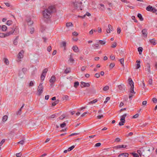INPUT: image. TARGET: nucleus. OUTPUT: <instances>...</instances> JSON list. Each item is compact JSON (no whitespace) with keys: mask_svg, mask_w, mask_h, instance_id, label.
Instances as JSON below:
<instances>
[{"mask_svg":"<svg viewBox=\"0 0 157 157\" xmlns=\"http://www.w3.org/2000/svg\"><path fill=\"white\" fill-rule=\"evenodd\" d=\"M34 28L33 27H31L30 28V33L32 34L34 33Z\"/></svg>","mask_w":157,"mask_h":157,"instance_id":"nucleus-45","label":"nucleus"},{"mask_svg":"<svg viewBox=\"0 0 157 157\" xmlns=\"http://www.w3.org/2000/svg\"><path fill=\"white\" fill-rule=\"evenodd\" d=\"M72 49L73 51L75 52H77L78 51V48L77 46H73Z\"/></svg>","mask_w":157,"mask_h":157,"instance_id":"nucleus-26","label":"nucleus"},{"mask_svg":"<svg viewBox=\"0 0 157 157\" xmlns=\"http://www.w3.org/2000/svg\"><path fill=\"white\" fill-rule=\"evenodd\" d=\"M25 138H24L22 140L20 141L19 142H18L16 144H21V145H23L25 143Z\"/></svg>","mask_w":157,"mask_h":157,"instance_id":"nucleus-29","label":"nucleus"},{"mask_svg":"<svg viewBox=\"0 0 157 157\" xmlns=\"http://www.w3.org/2000/svg\"><path fill=\"white\" fill-rule=\"evenodd\" d=\"M127 147L126 145H122L117 146L115 147V148L117 149L121 148H125Z\"/></svg>","mask_w":157,"mask_h":157,"instance_id":"nucleus-18","label":"nucleus"},{"mask_svg":"<svg viewBox=\"0 0 157 157\" xmlns=\"http://www.w3.org/2000/svg\"><path fill=\"white\" fill-rule=\"evenodd\" d=\"M137 64L136 65V68L137 69L139 68L140 67V60H137L136 61Z\"/></svg>","mask_w":157,"mask_h":157,"instance_id":"nucleus-19","label":"nucleus"},{"mask_svg":"<svg viewBox=\"0 0 157 157\" xmlns=\"http://www.w3.org/2000/svg\"><path fill=\"white\" fill-rule=\"evenodd\" d=\"M24 51L23 50L21 51L18 53L17 57L19 59L22 58L23 57Z\"/></svg>","mask_w":157,"mask_h":157,"instance_id":"nucleus-12","label":"nucleus"},{"mask_svg":"<svg viewBox=\"0 0 157 157\" xmlns=\"http://www.w3.org/2000/svg\"><path fill=\"white\" fill-rule=\"evenodd\" d=\"M147 10L148 11H153L154 9L151 6H148L146 8Z\"/></svg>","mask_w":157,"mask_h":157,"instance_id":"nucleus-23","label":"nucleus"},{"mask_svg":"<svg viewBox=\"0 0 157 157\" xmlns=\"http://www.w3.org/2000/svg\"><path fill=\"white\" fill-rule=\"evenodd\" d=\"M119 61L121 63L123 66L124 65V59L123 58L121 59Z\"/></svg>","mask_w":157,"mask_h":157,"instance_id":"nucleus-39","label":"nucleus"},{"mask_svg":"<svg viewBox=\"0 0 157 157\" xmlns=\"http://www.w3.org/2000/svg\"><path fill=\"white\" fill-rule=\"evenodd\" d=\"M61 114V113H56L52 115L51 116V118H55L56 117H59Z\"/></svg>","mask_w":157,"mask_h":157,"instance_id":"nucleus-20","label":"nucleus"},{"mask_svg":"<svg viewBox=\"0 0 157 157\" xmlns=\"http://www.w3.org/2000/svg\"><path fill=\"white\" fill-rule=\"evenodd\" d=\"M79 83L78 82H75L74 83V87L75 88H77V86L79 85Z\"/></svg>","mask_w":157,"mask_h":157,"instance_id":"nucleus-38","label":"nucleus"},{"mask_svg":"<svg viewBox=\"0 0 157 157\" xmlns=\"http://www.w3.org/2000/svg\"><path fill=\"white\" fill-rule=\"evenodd\" d=\"M133 155L134 157H138L139 156L138 154L136 153H133Z\"/></svg>","mask_w":157,"mask_h":157,"instance_id":"nucleus-62","label":"nucleus"},{"mask_svg":"<svg viewBox=\"0 0 157 157\" xmlns=\"http://www.w3.org/2000/svg\"><path fill=\"white\" fill-rule=\"evenodd\" d=\"M86 68V66H83L81 67V70L82 71H84L85 70Z\"/></svg>","mask_w":157,"mask_h":157,"instance_id":"nucleus-58","label":"nucleus"},{"mask_svg":"<svg viewBox=\"0 0 157 157\" xmlns=\"http://www.w3.org/2000/svg\"><path fill=\"white\" fill-rule=\"evenodd\" d=\"M56 80V77L54 76H52L51 77V79L49 80L51 84H53Z\"/></svg>","mask_w":157,"mask_h":157,"instance_id":"nucleus-16","label":"nucleus"},{"mask_svg":"<svg viewBox=\"0 0 157 157\" xmlns=\"http://www.w3.org/2000/svg\"><path fill=\"white\" fill-rule=\"evenodd\" d=\"M66 45V43L65 42H63L61 43V46L65 47Z\"/></svg>","mask_w":157,"mask_h":157,"instance_id":"nucleus-50","label":"nucleus"},{"mask_svg":"<svg viewBox=\"0 0 157 157\" xmlns=\"http://www.w3.org/2000/svg\"><path fill=\"white\" fill-rule=\"evenodd\" d=\"M26 21L28 25H31L33 23V21L31 20L30 18H28L27 19Z\"/></svg>","mask_w":157,"mask_h":157,"instance_id":"nucleus-21","label":"nucleus"},{"mask_svg":"<svg viewBox=\"0 0 157 157\" xmlns=\"http://www.w3.org/2000/svg\"><path fill=\"white\" fill-rule=\"evenodd\" d=\"M142 33L144 37L145 38L147 37V29H143L142 31Z\"/></svg>","mask_w":157,"mask_h":157,"instance_id":"nucleus-7","label":"nucleus"},{"mask_svg":"<svg viewBox=\"0 0 157 157\" xmlns=\"http://www.w3.org/2000/svg\"><path fill=\"white\" fill-rule=\"evenodd\" d=\"M128 154L126 153H123L119 154L118 157H128Z\"/></svg>","mask_w":157,"mask_h":157,"instance_id":"nucleus-13","label":"nucleus"},{"mask_svg":"<svg viewBox=\"0 0 157 157\" xmlns=\"http://www.w3.org/2000/svg\"><path fill=\"white\" fill-rule=\"evenodd\" d=\"M137 16L139 18L140 21H142L143 20V18L141 15L140 13H138L137 15Z\"/></svg>","mask_w":157,"mask_h":157,"instance_id":"nucleus-34","label":"nucleus"},{"mask_svg":"<svg viewBox=\"0 0 157 157\" xmlns=\"http://www.w3.org/2000/svg\"><path fill=\"white\" fill-rule=\"evenodd\" d=\"M45 75H44L43 74L41 75L40 78L41 80H44Z\"/></svg>","mask_w":157,"mask_h":157,"instance_id":"nucleus-51","label":"nucleus"},{"mask_svg":"<svg viewBox=\"0 0 157 157\" xmlns=\"http://www.w3.org/2000/svg\"><path fill=\"white\" fill-rule=\"evenodd\" d=\"M130 117L129 115L127 113H125L124 115H123L122 116V117L121 118H125V117Z\"/></svg>","mask_w":157,"mask_h":157,"instance_id":"nucleus-41","label":"nucleus"},{"mask_svg":"<svg viewBox=\"0 0 157 157\" xmlns=\"http://www.w3.org/2000/svg\"><path fill=\"white\" fill-rule=\"evenodd\" d=\"M95 76L97 78H98L100 77V75L99 73H96L95 75Z\"/></svg>","mask_w":157,"mask_h":157,"instance_id":"nucleus-63","label":"nucleus"},{"mask_svg":"<svg viewBox=\"0 0 157 157\" xmlns=\"http://www.w3.org/2000/svg\"><path fill=\"white\" fill-rule=\"evenodd\" d=\"M108 27L109 29L106 30V31L107 33H110L111 32V31H112L113 30V28L110 25H108Z\"/></svg>","mask_w":157,"mask_h":157,"instance_id":"nucleus-11","label":"nucleus"},{"mask_svg":"<svg viewBox=\"0 0 157 157\" xmlns=\"http://www.w3.org/2000/svg\"><path fill=\"white\" fill-rule=\"evenodd\" d=\"M90 86V84L88 83H85L83 82H81V86L82 87H89Z\"/></svg>","mask_w":157,"mask_h":157,"instance_id":"nucleus-10","label":"nucleus"},{"mask_svg":"<svg viewBox=\"0 0 157 157\" xmlns=\"http://www.w3.org/2000/svg\"><path fill=\"white\" fill-rule=\"evenodd\" d=\"M97 101V100H96V99H95V100H94L92 101H90V102H89V104H93V103H94L96 102Z\"/></svg>","mask_w":157,"mask_h":157,"instance_id":"nucleus-52","label":"nucleus"},{"mask_svg":"<svg viewBox=\"0 0 157 157\" xmlns=\"http://www.w3.org/2000/svg\"><path fill=\"white\" fill-rule=\"evenodd\" d=\"M18 36H17L15 38V40H14L13 41V44L14 45H17V43H18L17 40H18Z\"/></svg>","mask_w":157,"mask_h":157,"instance_id":"nucleus-28","label":"nucleus"},{"mask_svg":"<svg viewBox=\"0 0 157 157\" xmlns=\"http://www.w3.org/2000/svg\"><path fill=\"white\" fill-rule=\"evenodd\" d=\"M118 87L119 90L121 91H123L125 90V86L124 85H120L118 86Z\"/></svg>","mask_w":157,"mask_h":157,"instance_id":"nucleus-14","label":"nucleus"},{"mask_svg":"<svg viewBox=\"0 0 157 157\" xmlns=\"http://www.w3.org/2000/svg\"><path fill=\"white\" fill-rule=\"evenodd\" d=\"M74 59H73V58L72 56L71 55H70V58L69 59V60H68V61L71 63H74Z\"/></svg>","mask_w":157,"mask_h":157,"instance_id":"nucleus-22","label":"nucleus"},{"mask_svg":"<svg viewBox=\"0 0 157 157\" xmlns=\"http://www.w3.org/2000/svg\"><path fill=\"white\" fill-rule=\"evenodd\" d=\"M21 154L20 153H17L16 154L17 157H20L21 155Z\"/></svg>","mask_w":157,"mask_h":157,"instance_id":"nucleus-57","label":"nucleus"},{"mask_svg":"<svg viewBox=\"0 0 157 157\" xmlns=\"http://www.w3.org/2000/svg\"><path fill=\"white\" fill-rule=\"evenodd\" d=\"M34 85V82L33 81H31L29 82V86L30 87L33 86Z\"/></svg>","mask_w":157,"mask_h":157,"instance_id":"nucleus-44","label":"nucleus"},{"mask_svg":"<svg viewBox=\"0 0 157 157\" xmlns=\"http://www.w3.org/2000/svg\"><path fill=\"white\" fill-rule=\"evenodd\" d=\"M12 22L11 21L9 20L7 21L6 24L8 25H10L12 24Z\"/></svg>","mask_w":157,"mask_h":157,"instance_id":"nucleus-40","label":"nucleus"},{"mask_svg":"<svg viewBox=\"0 0 157 157\" xmlns=\"http://www.w3.org/2000/svg\"><path fill=\"white\" fill-rule=\"evenodd\" d=\"M90 15L91 14L90 13L88 12H86V13L85 14H84L83 16H78V17H81L82 18H84L86 16H90Z\"/></svg>","mask_w":157,"mask_h":157,"instance_id":"nucleus-30","label":"nucleus"},{"mask_svg":"<svg viewBox=\"0 0 157 157\" xmlns=\"http://www.w3.org/2000/svg\"><path fill=\"white\" fill-rule=\"evenodd\" d=\"M66 125V123L65 122H63L62 124H60V126L61 128H63Z\"/></svg>","mask_w":157,"mask_h":157,"instance_id":"nucleus-32","label":"nucleus"},{"mask_svg":"<svg viewBox=\"0 0 157 157\" xmlns=\"http://www.w3.org/2000/svg\"><path fill=\"white\" fill-rule=\"evenodd\" d=\"M54 8L53 6H50L48 7V9H45L43 12V15L44 17L46 18H49L51 16V13L52 12V10Z\"/></svg>","mask_w":157,"mask_h":157,"instance_id":"nucleus-1","label":"nucleus"},{"mask_svg":"<svg viewBox=\"0 0 157 157\" xmlns=\"http://www.w3.org/2000/svg\"><path fill=\"white\" fill-rule=\"evenodd\" d=\"M11 35H13L11 31H9V32H8L6 33H5V37H6L9 36H10Z\"/></svg>","mask_w":157,"mask_h":157,"instance_id":"nucleus-24","label":"nucleus"},{"mask_svg":"<svg viewBox=\"0 0 157 157\" xmlns=\"http://www.w3.org/2000/svg\"><path fill=\"white\" fill-rule=\"evenodd\" d=\"M58 101H55L52 104V106H54L56 105L57 104H58Z\"/></svg>","mask_w":157,"mask_h":157,"instance_id":"nucleus-53","label":"nucleus"},{"mask_svg":"<svg viewBox=\"0 0 157 157\" xmlns=\"http://www.w3.org/2000/svg\"><path fill=\"white\" fill-rule=\"evenodd\" d=\"M82 2H81L74 1L73 2L72 4L74 9L78 11L82 10V9L81 7Z\"/></svg>","mask_w":157,"mask_h":157,"instance_id":"nucleus-2","label":"nucleus"},{"mask_svg":"<svg viewBox=\"0 0 157 157\" xmlns=\"http://www.w3.org/2000/svg\"><path fill=\"white\" fill-rule=\"evenodd\" d=\"M110 99V98L109 97H107L105 99V100L104 101V103H106L108 101H109Z\"/></svg>","mask_w":157,"mask_h":157,"instance_id":"nucleus-46","label":"nucleus"},{"mask_svg":"<svg viewBox=\"0 0 157 157\" xmlns=\"http://www.w3.org/2000/svg\"><path fill=\"white\" fill-rule=\"evenodd\" d=\"M145 70L146 71H147L149 73L150 72V65L149 63H147L146 66V67L145 68Z\"/></svg>","mask_w":157,"mask_h":157,"instance_id":"nucleus-8","label":"nucleus"},{"mask_svg":"<svg viewBox=\"0 0 157 157\" xmlns=\"http://www.w3.org/2000/svg\"><path fill=\"white\" fill-rule=\"evenodd\" d=\"M63 100H67L68 99V96L67 95H65L63 97Z\"/></svg>","mask_w":157,"mask_h":157,"instance_id":"nucleus-56","label":"nucleus"},{"mask_svg":"<svg viewBox=\"0 0 157 157\" xmlns=\"http://www.w3.org/2000/svg\"><path fill=\"white\" fill-rule=\"evenodd\" d=\"M0 37L2 38L5 37V33H0Z\"/></svg>","mask_w":157,"mask_h":157,"instance_id":"nucleus-47","label":"nucleus"},{"mask_svg":"<svg viewBox=\"0 0 157 157\" xmlns=\"http://www.w3.org/2000/svg\"><path fill=\"white\" fill-rule=\"evenodd\" d=\"M4 63L8 65L9 63V61L8 59L6 58H5L4 59Z\"/></svg>","mask_w":157,"mask_h":157,"instance_id":"nucleus-36","label":"nucleus"},{"mask_svg":"<svg viewBox=\"0 0 157 157\" xmlns=\"http://www.w3.org/2000/svg\"><path fill=\"white\" fill-rule=\"evenodd\" d=\"M93 33H94V29H92L89 32V34L91 35H92L93 34Z\"/></svg>","mask_w":157,"mask_h":157,"instance_id":"nucleus-55","label":"nucleus"},{"mask_svg":"<svg viewBox=\"0 0 157 157\" xmlns=\"http://www.w3.org/2000/svg\"><path fill=\"white\" fill-rule=\"evenodd\" d=\"M99 43L101 45H104L105 44L106 42L104 40H99Z\"/></svg>","mask_w":157,"mask_h":157,"instance_id":"nucleus-33","label":"nucleus"},{"mask_svg":"<svg viewBox=\"0 0 157 157\" xmlns=\"http://www.w3.org/2000/svg\"><path fill=\"white\" fill-rule=\"evenodd\" d=\"M109 87L108 86H105L103 88V90L104 91H106L108 90L109 89Z\"/></svg>","mask_w":157,"mask_h":157,"instance_id":"nucleus-42","label":"nucleus"},{"mask_svg":"<svg viewBox=\"0 0 157 157\" xmlns=\"http://www.w3.org/2000/svg\"><path fill=\"white\" fill-rule=\"evenodd\" d=\"M66 26L67 28L72 27H73V24L71 22L67 23L66 24Z\"/></svg>","mask_w":157,"mask_h":157,"instance_id":"nucleus-27","label":"nucleus"},{"mask_svg":"<svg viewBox=\"0 0 157 157\" xmlns=\"http://www.w3.org/2000/svg\"><path fill=\"white\" fill-rule=\"evenodd\" d=\"M78 33L75 31L72 33V35L74 36H77L78 35Z\"/></svg>","mask_w":157,"mask_h":157,"instance_id":"nucleus-49","label":"nucleus"},{"mask_svg":"<svg viewBox=\"0 0 157 157\" xmlns=\"http://www.w3.org/2000/svg\"><path fill=\"white\" fill-rule=\"evenodd\" d=\"M98 33H101L102 31V30L101 28L100 27H98Z\"/></svg>","mask_w":157,"mask_h":157,"instance_id":"nucleus-64","label":"nucleus"},{"mask_svg":"<svg viewBox=\"0 0 157 157\" xmlns=\"http://www.w3.org/2000/svg\"><path fill=\"white\" fill-rule=\"evenodd\" d=\"M25 104H23L22 105V106L21 107V108L18 110L17 111L16 113V114L17 115H21L22 113V110L23 109V107L24 106Z\"/></svg>","mask_w":157,"mask_h":157,"instance_id":"nucleus-9","label":"nucleus"},{"mask_svg":"<svg viewBox=\"0 0 157 157\" xmlns=\"http://www.w3.org/2000/svg\"><path fill=\"white\" fill-rule=\"evenodd\" d=\"M150 85H152V80L151 79H150L148 81Z\"/></svg>","mask_w":157,"mask_h":157,"instance_id":"nucleus-60","label":"nucleus"},{"mask_svg":"<svg viewBox=\"0 0 157 157\" xmlns=\"http://www.w3.org/2000/svg\"><path fill=\"white\" fill-rule=\"evenodd\" d=\"M143 48L141 47H139L138 48V51L139 52V53L140 55H141L142 52Z\"/></svg>","mask_w":157,"mask_h":157,"instance_id":"nucleus-35","label":"nucleus"},{"mask_svg":"<svg viewBox=\"0 0 157 157\" xmlns=\"http://www.w3.org/2000/svg\"><path fill=\"white\" fill-rule=\"evenodd\" d=\"M115 64L114 63H111L109 65V67L111 68H113L115 66Z\"/></svg>","mask_w":157,"mask_h":157,"instance_id":"nucleus-48","label":"nucleus"},{"mask_svg":"<svg viewBox=\"0 0 157 157\" xmlns=\"http://www.w3.org/2000/svg\"><path fill=\"white\" fill-rule=\"evenodd\" d=\"M44 87L43 85V83H41L40 84L38 87L37 91L38 92V96H40L43 91Z\"/></svg>","mask_w":157,"mask_h":157,"instance_id":"nucleus-4","label":"nucleus"},{"mask_svg":"<svg viewBox=\"0 0 157 157\" xmlns=\"http://www.w3.org/2000/svg\"><path fill=\"white\" fill-rule=\"evenodd\" d=\"M48 71V69L47 68H46L43 70L42 72V74H43L44 75H46L47 72Z\"/></svg>","mask_w":157,"mask_h":157,"instance_id":"nucleus-37","label":"nucleus"},{"mask_svg":"<svg viewBox=\"0 0 157 157\" xmlns=\"http://www.w3.org/2000/svg\"><path fill=\"white\" fill-rule=\"evenodd\" d=\"M149 41L151 44L153 45H155L157 44L156 41L154 39L150 40Z\"/></svg>","mask_w":157,"mask_h":157,"instance_id":"nucleus-15","label":"nucleus"},{"mask_svg":"<svg viewBox=\"0 0 157 157\" xmlns=\"http://www.w3.org/2000/svg\"><path fill=\"white\" fill-rule=\"evenodd\" d=\"M75 147V146L73 145L71 147H69L68 149V151H70L71 150H72Z\"/></svg>","mask_w":157,"mask_h":157,"instance_id":"nucleus-43","label":"nucleus"},{"mask_svg":"<svg viewBox=\"0 0 157 157\" xmlns=\"http://www.w3.org/2000/svg\"><path fill=\"white\" fill-rule=\"evenodd\" d=\"M152 101L154 103H156L157 102V99L155 98H153L152 99Z\"/></svg>","mask_w":157,"mask_h":157,"instance_id":"nucleus-59","label":"nucleus"},{"mask_svg":"<svg viewBox=\"0 0 157 157\" xmlns=\"http://www.w3.org/2000/svg\"><path fill=\"white\" fill-rule=\"evenodd\" d=\"M71 71V68H68L65 69V70L64 71V72L65 73L67 74L70 72Z\"/></svg>","mask_w":157,"mask_h":157,"instance_id":"nucleus-31","label":"nucleus"},{"mask_svg":"<svg viewBox=\"0 0 157 157\" xmlns=\"http://www.w3.org/2000/svg\"><path fill=\"white\" fill-rule=\"evenodd\" d=\"M121 32V29L119 28H118L117 29V33L118 34H120Z\"/></svg>","mask_w":157,"mask_h":157,"instance_id":"nucleus-61","label":"nucleus"},{"mask_svg":"<svg viewBox=\"0 0 157 157\" xmlns=\"http://www.w3.org/2000/svg\"><path fill=\"white\" fill-rule=\"evenodd\" d=\"M129 84L130 87L129 88V91L131 94H135L136 92L134 91V82L131 78L128 79Z\"/></svg>","mask_w":157,"mask_h":157,"instance_id":"nucleus-3","label":"nucleus"},{"mask_svg":"<svg viewBox=\"0 0 157 157\" xmlns=\"http://www.w3.org/2000/svg\"><path fill=\"white\" fill-rule=\"evenodd\" d=\"M11 31L13 34H17L19 33V28L17 26L13 27Z\"/></svg>","mask_w":157,"mask_h":157,"instance_id":"nucleus-6","label":"nucleus"},{"mask_svg":"<svg viewBox=\"0 0 157 157\" xmlns=\"http://www.w3.org/2000/svg\"><path fill=\"white\" fill-rule=\"evenodd\" d=\"M117 46V44L116 42H114L112 45L111 47L113 48H114L116 47Z\"/></svg>","mask_w":157,"mask_h":157,"instance_id":"nucleus-54","label":"nucleus"},{"mask_svg":"<svg viewBox=\"0 0 157 157\" xmlns=\"http://www.w3.org/2000/svg\"><path fill=\"white\" fill-rule=\"evenodd\" d=\"M7 27L6 25H3L1 27V29L2 31H5L7 29Z\"/></svg>","mask_w":157,"mask_h":157,"instance_id":"nucleus-25","label":"nucleus"},{"mask_svg":"<svg viewBox=\"0 0 157 157\" xmlns=\"http://www.w3.org/2000/svg\"><path fill=\"white\" fill-rule=\"evenodd\" d=\"M137 152L140 156L142 155L144 156L146 155L145 150L143 148H141L139 150H138Z\"/></svg>","mask_w":157,"mask_h":157,"instance_id":"nucleus-5","label":"nucleus"},{"mask_svg":"<svg viewBox=\"0 0 157 157\" xmlns=\"http://www.w3.org/2000/svg\"><path fill=\"white\" fill-rule=\"evenodd\" d=\"M125 122V118H121L120 121L119 123V124L120 126L123 125Z\"/></svg>","mask_w":157,"mask_h":157,"instance_id":"nucleus-17","label":"nucleus"}]
</instances>
